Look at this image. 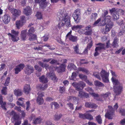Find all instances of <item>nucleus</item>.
<instances>
[{
	"label": "nucleus",
	"instance_id": "37",
	"mask_svg": "<svg viewBox=\"0 0 125 125\" xmlns=\"http://www.w3.org/2000/svg\"><path fill=\"white\" fill-rule=\"evenodd\" d=\"M67 67L68 69H70V70L72 68H73L75 70L76 69V66L72 63H69L67 66Z\"/></svg>",
	"mask_w": 125,
	"mask_h": 125
},
{
	"label": "nucleus",
	"instance_id": "63",
	"mask_svg": "<svg viewBox=\"0 0 125 125\" xmlns=\"http://www.w3.org/2000/svg\"><path fill=\"white\" fill-rule=\"evenodd\" d=\"M67 105H68L70 109L71 110H73L74 108L73 106V104L71 103H69L67 104Z\"/></svg>",
	"mask_w": 125,
	"mask_h": 125
},
{
	"label": "nucleus",
	"instance_id": "56",
	"mask_svg": "<svg viewBox=\"0 0 125 125\" xmlns=\"http://www.w3.org/2000/svg\"><path fill=\"white\" fill-rule=\"evenodd\" d=\"M36 16L38 19H41L42 18V15L40 12H37Z\"/></svg>",
	"mask_w": 125,
	"mask_h": 125
},
{
	"label": "nucleus",
	"instance_id": "50",
	"mask_svg": "<svg viewBox=\"0 0 125 125\" xmlns=\"http://www.w3.org/2000/svg\"><path fill=\"white\" fill-rule=\"evenodd\" d=\"M10 81V78L9 77L7 78L5 82V83L4 84V85L5 86H8Z\"/></svg>",
	"mask_w": 125,
	"mask_h": 125
},
{
	"label": "nucleus",
	"instance_id": "54",
	"mask_svg": "<svg viewBox=\"0 0 125 125\" xmlns=\"http://www.w3.org/2000/svg\"><path fill=\"white\" fill-rule=\"evenodd\" d=\"M42 38L44 41H46L49 39V35L48 34H45L44 36L42 37Z\"/></svg>",
	"mask_w": 125,
	"mask_h": 125
},
{
	"label": "nucleus",
	"instance_id": "12",
	"mask_svg": "<svg viewBox=\"0 0 125 125\" xmlns=\"http://www.w3.org/2000/svg\"><path fill=\"white\" fill-rule=\"evenodd\" d=\"M25 65L23 64H20L15 66L14 68L15 73L18 74L23 69Z\"/></svg>",
	"mask_w": 125,
	"mask_h": 125
},
{
	"label": "nucleus",
	"instance_id": "22",
	"mask_svg": "<svg viewBox=\"0 0 125 125\" xmlns=\"http://www.w3.org/2000/svg\"><path fill=\"white\" fill-rule=\"evenodd\" d=\"M27 32V30H23L21 32V39L22 40H26Z\"/></svg>",
	"mask_w": 125,
	"mask_h": 125
},
{
	"label": "nucleus",
	"instance_id": "34",
	"mask_svg": "<svg viewBox=\"0 0 125 125\" xmlns=\"http://www.w3.org/2000/svg\"><path fill=\"white\" fill-rule=\"evenodd\" d=\"M94 84L96 86L98 87H103L104 86L103 83L98 81H96L94 82Z\"/></svg>",
	"mask_w": 125,
	"mask_h": 125
},
{
	"label": "nucleus",
	"instance_id": "6",
	"mask_svg": "<svg viewBox=\"0 0 125 125\" xmlns=\"http://www.w3.org/2000/svg\"><path fill=\"white\" fill-rule=\"evenodd\" d=\"M11 33H9V35L11 38V40L13 42H17L19 39L18 37L19 32L14 30H11Z\"/></svg>",
	"mask_w": 125,
	"mask_h": 125
},
{
	"label": "nucleus",
	"instance_id": "9",
	"mask_svg": "<svg viewBox=\"0 0 125 125\" xmlns=\"http://www.w3.org/2000/svg\"><path fill=\"white\" fill-rule=\"evenodd\" d=\"M111 94L109 92H107L105 93H102L100 95V97L99 99H97L98 101H100L101 102H103L106 100V99L109 98Z\"/></svg>",
	"mask_w": 125,
	"mask_h": 125
},
{
	"label": "nucleus",
	"instance_id": "20",
	"mask_svg": "<svg viewBox=\"0 0 125 125\" xmlns=\"http://www.w3.org/2000/svg\"><path fill=\"white\" fill-rule=\"evenodd\" d=\"M6 104V102H3V97L1 95H0V104L1 105L2 108L5 110H7V109L5 107Z\"/></svg>",
	"mask_w": 125,
	"mask_h": 125
},
{
	"label": "nucleus",
	"instance_id": "15",
	"mask_svg": "<svg viewBox=\"0 0 125 125\" xmlns=\"http://www.w3.org/2000/svg\"><path fill=\"white\" fill-rule=\"evenodd\" d=\"M111 17L110 16H107L105 18L104 20L102 22H104V23L101 24H100V26H104L106 24L108 23H110V22H113L111 21Z\"/></svg>",
	"mask_w": 125,
	"mask_h": 125
},
{
	"label": "nucleus",
	"instance_id": "33",
	"mask_svg": "<svg viewBox=\"0 0 125 125\" xmlns=\"http://www.w3.org/2000/svg\"><path fill=\"white\" fill-rule=\"evenodd\" d=\"M40 65L43 67H45V69L46 70H47L48 68L49 70H50L51 68V67H49V66L48 64L46 63H44L41 62H40L39 63Z\"/></svg>",
	"mask_w": 125,
	"mask_h": 125
},
{
	"label": "nucleus",
	"instance_id": "30",
	"mask_svg": "<svg viewBox=\"0 0 125 125\" xmlns=\"http://www.w3.org/2000/svg\"><path fill=\"white\" fill-rule=\"evenodd\" d=\"M73 100L74 101V102H75L76 101L77 102V103H78V102L79 100L78 98L77 97H73V96H69L67 98V101H69L70 100Z\"/></svg>",
	"mask_w": 125,
	"mask_h": 125
},
{
	"label": "nucleus",
	"instance_id": "11",
	"mask_svg": "<svg viewBox=\"0 0 125 125\" xmlns=\"http://www.w3.org/2000/svg\"><path fill=\"white\" fill-rule=\"evenodd\" d=\"M46 0H34L35 2L39 3L40 7L44 9L47 6V3L45 2Z\"/></svg>",
	"mask_w": 125,
	"mask_h": 125
},
{
	"label": "nucleus",
	"instance_id": "10",
	"mask_svg": "<svg viewBox=\"0 0 125 125\" xmlns=\"http://www.w3.org/2000/svg\"><path fill=\"white\" fill-rule=\"evenodd\" d=\"M38 96L37 97L36 100L37 103L39 104H42L43 103V100L42 97L44 96L43 93L41 92H39L38 94Z\"/></svg>",
	"mask_w": 125,
	"mask_h": 125
},
{
	"label": "nucleus",
	"instance_id": "45",
	"mask_svg": "<svg viewBox=\"0 0 125 125\" xmlns=\"http://www.w3.org/2000/svg\"><path fill=\"white\" fill-rule=\"evenodd\" d=\"M79 78L82 80H85L87 79V76L82 74H79Z\"/></svg>",
	"mask_w": 125,
	"mask_h": 125
},
{
	"label": "nucleus",
	"instance_id": "53",
	"mask_svg": "<svg viewBox=\"0 0 125 125\" xmlns=\"http://www.w3.org/2000/svg\"><path fill=\"white\" fill-rule=\"evenodd\" d=\"M117 39L115 38L114 39V40L113 43V46L114 47H116L117 45Z\"/></svg>",
	"mask_w": 125,
	"mask_h": 125
},
{
	"label": "nucleus",
	"instance_id": "35",
	"mask_svg": "<svg viewBox=\"0 0 125 125\" xmlns=\"http://www.w3.org/2000/svg\"><path fill=\"white\" fill-rule=\"evenodd\" d=\"M62 115L61 114H55L54 116V119L56 121H58L62 117Z\"/></svg>",
	"mask_w": 125,
	"mask_h": 125
},
{
	"label": "nucleus",
	"instance_id": "16",
	"mask_svg": "<svg viewBox=\"0 0 125 125\" xmlns=\"http://www.w3.org/2000/svg\"><path fill=\"white\" fill-rule=\"evenodd\" d=\"M89 95L87 93L83 91L82 90L79 91L78 96L80 98H82L84 97L86 98L89 97Z\"/></svg>",
	"mask_w": 125,
	"mask_h": 125
},
{
	"label": "nucleus",
	"instance_id": "44",
	"mask_svg": "<svg viewBox=\"0 0 125 125\" xmlns=\"http://www.w3.org/2000/svg\"><path fill=\"white\" fill-rule=\"evenodd\" d=\"M87 119L90 120L93 119V117L91 115L89 114H85V119Z\"/></svg>",
	"mask_w": 125,
	"mask_h": 125
},
{
	"label": "nucleus",
	"instance_id": "17",
	"mask_svg": "<svg viewBox=\"0 0 125 125\" xmlns=\"http://www.w3.org/2000/svg\"><path fill=\"white\" fill-rule=\"evenodd\" d=\"M23 12L26 15H30L31 14V9L30 7H27L24 9Z\"/></svg>",
	"mask_w": 125,
	"mask_h": 125
},
{
	"label": "nucleus",
	"instance_id": "24",
	"mask_svg": "<svg viewBox=\"0 0 125 125\" xmlns=\"http://www.w3.org/2000/svg\"><path fill=\"white\" fill-rule=\"evenodd\" d=\"M11 13L13 15L15 16H18L20 15L21 11L20 10H18L16 9H15L12 11Z\"/></svg>",
	"mask_w": 125,
	"mask_h": 125
},
{
	"label": "nucleus",
	"instance_id": "38",
	"mask_svg": "<svg viewBox=\"0 0 125 125\" xmlns=\"http://www.w3.org/2000/svg\"><path fill=\"white\" fill-rule=\"evenodd\" d=\"M24 24L26 23V20L25 17L24 16H21L20 17V19L19 20Z\"/></svg>",
	"mask_w": 125,
	"mask_h": 125
},
{
	"label": "nucleus",
	"instance_id": "23",
	"mask_svg": "<svg viewBox=\"0 0 125 125\" xmlns=\"http://www.w3.org/2000/svg\"><path fill=\"white\" fill-rule=\"evenodd\" d=\"M48 85L47 84H45L44 85L42 84L38 85L37 86V88L38 90H44L47 88Z\"/></svg>",
	"mask_w": 125,
	"mask_h": 125
},
{
	"label": "nucleus",
	"instance_id": "21",
	"mask_svg": "<svg viewBox=\"0 0 125 125\" xmlns=\"http://www.w3.org/2000/svg\"><path fill=\"white\" fill-rule=\"evenodd\" d=\"M113 25V22H110V23L107 24L106 26L105 30L106 32H108L110 31Z\"/></svg>",
	"mask_w": 125,
	"mask_h": 125
},
{
	"label": "nucleus",
	"instance_id": "58",
	"mask_svg": "<svg viewBox=\"0 0 125 125\" xmlns=\"http://www.w3.org/2000/svg\"><path fill=\"white\" fill-rule=\"evenodd\" d=\"M34 67L35 70L37 71L40 72L42 71V68L37 65H35L34 66Z\"/></svg>",
	"mask_w": 125,
	"mask_h": 125
},
{
	"label": "nucleus",
	"instance_id": "48",
	"mask_svg": "<svg viewBox=\"0 0 125 125\" xmlns=\"http://www.w3.org/2000/svg\"><path fill=\"white\" fill-rule=\"evenodd\" d=\"M66 66L63 64H61L60 66V69L61 72L64 71L65 70V68Z\"/></svg>",
	"mask_w": 125,
	"mask_h": 125
},
{
	"label": "nucleus",
	"instance_id": "4",
	"mask_svg": "<svg viewBox=\"0 0 125 125\" xmlns=\"http://www.w3.org/2000/svg\"><path fill=\"white\" fill-rule=\"evenodd\" d=\"M72 85L74 87L75 89L78 91L82 90L84 87L85 86V83L82 82L77 83L75 82H73L72 83Z\"/></svg>",
	"mask_w": 125,
	"mask_h": 125
},
{
	"label": "nucleus",
	"instance_id": "7",
	"mask_svg": "<svg viewBox=\"0 0 125 125\" xmlns=\"http://www.w3.org/2000/svg\"><path fill=\"white\" fill-rule=\"evenodd\" d=\"M80 11L79 9H76L73 12V17L74 20L75 21L76 23L79 21L80 19Z\"/></svg>",
	"mask_w": 125,
	"mask_h": 125
},
{
	"label": "nucleus",
	"instance_id": "49",
	"mask_svg": "<svg viewBox=\"0 0 125 125\" xmlns=\"http://www.w3.org/2000/svg\"><path fill=\"white\" fill-rule=\"evenodd\" d=\"M79 70L80 71H82L83 72H85L87 73H89L88 71L84 68H79Z\"/></svg>",
	"mask_w": 125,
	"mask_h": 125
},
{
	"label": "nucleus",
	"instance_id": "26",
	"mask_svg": "<svg viewBox=\"0 0 125 125\" xmlns=\"http://www.w3.org/2000/svg\"><path fill=\"white\" fill-rule=\"evenodd\" d=\"M24 90L26 94H28L30 90V86L28 84H26L24 86Z\"/></svg>",
	"mask_w": 125,
	"mask_h": 125
},
{
	"label": "nucleus",
	"instance_id": "43",
	"mask_svg": "<svg viewBox=\"0 0 125 125\" xmlns=\"http://www.w3.org/2000/svg\"><path fill=\"white\" fill-rule=\"evenodd\" d=\"M7 87H4L1 90V92L2 94L5 95L7 94Z\"/></svg>",
	"mask_w": 125,
	"mask_h": 125
},
{
	"label": "nucleus",
	"instance_id": "47",
	"mask_svg": "<svg viewBox=\"0 0 125 125\" xmlns=\"http://www.w3.org/2000/svg\"><path fill=\"white\" fill-rule=\"evenodd\" d=\"M51 106L52 108V105H54L55 108H58L59 107V104L56 102H52L51 104Z\"/></svg>",
	"mask_w": 125,
	"mask_h": 125
},
{
	"label": "nucleus",
	"instance_id": "13",
	"mask_svg": "<svg viewBox=\"0 0 125 125\" xmlns=\"http://www.w3.org/2000/svg\"><path fill=\"white\" fill-rule=\"evenodd\" d=\"M33 67L30 65H27L26 67L25 72L27 74H30L33 72Z\"/></svg>",
	"mask_w": 125,
	"mask_h": 125
},
{
	"label": "nucleus",
	"instance_id": "1",
	"mask_svg": "<svg viewBox=\"0 0 125 125\" xmlns=\"http://www.w3.org/2000/svg\"><path fill=\"white\" fill-rule=\"evenodd\" d=\"M57 16L59 20H61L58 24L56 28L60 29L61 27L65 25L67 27H70L71 25L70 21L67 14L63 12L62 10L57 13Z\"/></svg>",
	"mask_w": 125,
	"mask_h": 125
},
{
	"label": "nucleus",
	"instance_id": "25",
	"mask_svg": "<svg viewBox=\"0 0 125 125\" xmlns=\"http://www.w3.org/2000/svg\"><path fill=\"white\" fill-rule=\"evenodd\" d=\"M70 41L73 42H76L77 40V37L75 36H73L72 35H70L68 37Z\"/></svg>",
	"mask_w": 125,
	"mask_h": 125
},
{
	"label": "nucleus",
	"instance_id": "40",
	"mask_svg": "<svg viewBox=\"0 0 125 125\" xmlns=\"http://www.w3.org/2000/svg\"><path fill=\"white\" fill-rule=\"evenodd\" d=\"M29 40L30 41H32L36 40L37 39V36L35 34H30Z\"/></svg>",
	"mask_w": 125,
	"mask_h": 125
},
{
	"label": "nucleus",
	"instance_id": "39",
	"mask_svg": "<svg viewBox=\"0 0 125 125\" xmlns=\"http://www.w3.org/2000/svg\"><path fill=\"white\" fill-rule=\"evenodd\" d=\"M90 95L93 97H94V98L97 101V99H99V98H98L99 96V95L95 93L94 92L91 93Z\"/></svg>",
	"mask_w": 125,
	"mask_h": 125
},
{
	"label": "nucleus",
	"instance_id": "27",
	"mask_svg": "<svg viewBox=\"0 0 125 125\" xmlns=\"http://www.w3.org/2000/svg\"><path fill=\"white\" fill-rule=\"evenodd\" d=\"M83 26L81 25H74L72 27V28L73 30L76 31L78 30H79L83 28Z\"/></svg>",
	"mask_w": 125,
	"mask_h": 125
},
{
	"label": "nucleus",
	"instance_id": "42",
	"mask_svg": "<svg viewBox=\"0 0 125 125\" xmlns=\"http://www.w3.org/2000/svg\"><path fill=\"white\" fill-rule=\"evenodd\" d=\"M112 18L114 21H116L119 18V16L116 13L114 14L112 16Z\"/></svg>",
	"mask_w": 125,
	"mask_h": 125
},
{
	"label": "nucleus",
	"instance_id": "46",
	"mask_svg": "<svg viewBox=\"0 0 125 125\" xmlns=\"http://www.w3.org/2000/svg\"><path fill=\"white\" fill-rule=\"evenodd\" d=\"M35 31V29L33 27H31L29 30L28 32V33L29 34H32V33H33Z\"/></svg>",
	"mask_w": 125,
	"mask_h": 125
},
{
	"label": "nucleus",
	"instance_id": "51",
	"mask_svg": "<svg viewBox=\"0 0 125 125\" xmlns=\"http://www.w3.org/2000/svg\"><path fill=\"white\" fill-rule=\"evenodd\" d=\"M93 75L98 79L101 80V78L99 76V73L97 72H95L93 73Z\"/></svg>",
	"mask_w": 125,
	"mask_h": 125
},
{
	"label": "nucleus",
	"instance_id": "5",
	"mask_svg": "<svg viewBox=\"0 0 125 125\" xmlns=\"http://www.w3.org/2000/svg\"><path fill=\"white\" fill-rule=\"evenodd\" d=\"M96 45H99V46L96 47L95 48V52L94 54V56H96L99 54V53L98 52H101V51L102 50H105V45L104 44L100 43H97Z\"/></svg>",
	"mask_w": 125,
	"mask_h": 125
},
{
	"label": "nucleus",
	"instance_id": "8",
	"mask_svg": "<svg viewBox=\"0 0 125 125\" xmlns=\"http://www.w3.org/2000/svg\"><path fill=\"white\" fill-rule=\"evenodd\" d=\"M100 74L103 82L106 83L109 82V74L105 70H102L100 72Z\"/></svg>",
	"mask_w": 125,
	"mask_h": 125
},
{
	"label": "nucleus",
	"instance_id": "60",
	"mask_svg": "<svg viewBox=\"0 0 125 125\" xmlns=\"http://www.w3.org/2000/svg\"><path fill=\"white\" fill-rule=\"evenodd\" d=\"M120 112L122 115H125V109H121L120 110Z\"/></svg>",
	"mask_w": 125,
	"mask_h": 125
},
{
	"label": "nucleus",
	"instance_id": "52",
	"mask_svg": "<svg viewBox=\"0 0 125 125\" xmlns=\"http://www.w3.org/2000/svg\"><path fill=\"white\" fill-rule=\"evenodd\" d=\"M79 47V45L77 44L74 47V51L76 52V53L77 54L79 53V49L78 48Z\"/></svg>",
	"mask_w": 125,
	"mask_h": 125
},
{
	"label": "nucleus",
	"instance_id": "59",
	"mask_svg": "<svg viewBox=\"0 0 125 125\" xmlns=\"http://www.w3.org/2000/svg\"><path fill=\"white\" fill-rule=\"evenodd\" d=\"M110 11L112 14H113L116 13L117 12L115 8H113L110 10Z\"/></svg>",
	"mask_w": 125,
	"mask_h": 125
},
{
	"label": "nucleus",
	"instance_id": "31",
	"mask_svg": "<svg viewBox=\"0 0 125 125\" xmlns=\"http://www.w3.org/2000/svg\"><path fill=\"white\" fill-rule=\"evenodd\" d=\"M40 81L42 83H46L48 82V80L43 75L42 76L39 78Z\"/></svg>",
	"mask_w": 125,
	"mask_h": 125
},
{
	"label": "nucleus",
	"instance_id": "29",
	"mask_svg": "<svg viewBox=\"0 0 125 125\" xmlns=\"http://www.w3.org/2000/svg\"><path fill=\"white\" fill-rule=\"evenodd\" d=\"M14 94L17 96H20L22 94L21 90L19 89H15L14 91Z\"/></svg>",
	"mask_w": 125,
	"mask_h": 125
},
{
	"label": "nucleus",
	"instance_id": "61",
	"mask_svg": "<svg viewBox=\"0 0 125 125\" xmlns=\"http://www.w3.org/2000/svg\"><path fill=\"white\" fill-rule=\"evenodd\" d=\"M65 88L64 87H60V91L61 93H63L65 92Z\"/></svg>",
	"mask_w": 125,
	"mask_h": 125
},
{
	"label": "nucleus",
	"instance_id": "2",
	"mask_svg": "<svg viewBox=\"0 0 125 125\" xmlns=\"http://www.w3.org/2000/svg\"><path fill=\"white\" fill-rule=\"evenodd\" d=\"M111 72L113 76L111 80L114 85V91L116 95H119L121 93L122 89V85L115 78V77L116 76L115 73L112 70H111Z\"/></svg>",
	"mask_w": 125,
	"mask_h": 125
},
{
	"label": "nucleus",
	"instance_id": "64",
	"mask_svg": "<svg viewBox=\"0 0 125 125\" xmlns=\"http://www.w3.org/2000/svg\"><path fill=\"white\" fill-rule=\"evenodd\" d=\"M91 104L90 102H87L85 103V106L87 107L90 108Z\"/></svg>",
	"mask_w": 125,
	"mask_h": 125
},
{
	"label": "nucleus",
	"instance_id": "62",
	"mask_svg": "<svg viewBox=\"0 0 125 125\" xmlns=\"http://www.w3.org/2000/svg\"><path fill=\"white\" fill-rule=\"evenodd\" d=\"M16 103L18 105H21L23 107H24V105L23 103V102H20L18 101H17Z\"/></svg>",
	"mask_w": 125,
	"mask_h": 125
},
{
	"label": "nucleus",
	"instance_id": "19",
	"mask_svg": "<svg viewBox=\"0 0 125 125\" xmlns=\"http://www.w3.org/2000/svg\"><path fill=\"white\" fill-rule=\"evenodd\" d=\"M47 75L48 77H50L54 82H56L57 79L54 73H48L47 74Z\"/></svg>",
	"mask_w": 125,
	"mask_h": 125
},
{
	"label": "nucleus",
	"instance_id": "55",
	"mask_svg": "<svg viewBox=\"0 0 125 125\" xmlns=\"http://www.w3.org/2000/svg\"><path fill=\"white\" fill-rule=\"evenodd\" d=\"M85 90L89 92L90 94H91V93L94 92V90L91 88L89 87H88L85 89Z\"/></svg>",
	"mask_w": 125,
	"mask_h": 125
},
{
	"label": "nucleus",
	"instance_id": "57",
	"mask_svg": "<svg viewBox=\"0 0 125 125\" xmlns=\"http://www.w3.org/2000/svg\"><path fill=\"white\" fill-rule=\"evenodd\" d=\"M13 95L12 94H10L8 97V100L10 102H12L13 100Z\"/></svg>",
	"mask_w": 125,
	"mask_h": 125
},
{
	"label": "nucleus",
	"instance_id": "36",
	"mask_svg": "<svg viewBox=\"0 0 125 125\" xmlns=\"http://www.w3.org/2000/svg\"><path fill=\"white\" fill-rule=\"evenodd\" d=\"M42 120L40 117H38L34 119L33 120V123L35 124H38Z\"/></svg>",
	"mask_w": 125,
	"mask_h": 125
},
{
	"label": "nucleus",
	"instance_id": "32",
	"mask_svg": "<svg viewBox=\"0 0 125 125\" xmlns=\"http://www.w3.org/2000/svg\"><path fill=\"white\" fill-rule=\"evenodd\" d=\"M96 121L99 124H101L102 123V119L101 115H99L95 117Z\"/></svg>",
	"mask_w": 125,
	"mask_h": 125
},
{
	"label": "nucleus",
	"instance_id": "14",
	"mask_svg": "<svg viewBox=\"0 0 125 125\" xmlns=\"http://www.w3.org/2000/svg\"><path fill=\"white\" fill-rule=\"evenodd\" d=\"M85 30L86 31L84 33V34L85 35H90L92 34L93 32L92 30L91 29V26L90 25H89L86 26L85 28Z\"/></svg>",
	"mask_w": 125,
	"mask_h": 125
},
{
	"label": "nucleus",
	"instance_id": "28",
	"mask_svg": "<svg viewBox=\"0 0 125 125\" xmlns=\"http://www.w3.org/2000/svg\"><path fill=\"white\" fill-rule=\"evenodd\" d=\"M15 25L17 28L19 29L21 27H22L24 24L19 20H17L15 23Z\"/></svg>",
	"mask_w": 125,
	"mask_h": 125
},
{
	"label": "nucleus",
	"instance_id": "18",
	"mask_svg": "<svg viewBox=\"0 0 125 125\" xmlns=\"http://www.w3.org/2000/svg\"><path fill=\"white\" fill-rule=\"evenodd\" d=\"M2 19L4 23H8L10 21V17L8 15H5L3 16Z\"/></svg>",
	"mask_w": 125,
	"mask_h": 125
},
{
	"label": "nucleus",
	"instance_id": "3",
	"mask_svg": "<svg viewBox=\"0 0 125 125\" xmlns=\"http://www.w3.org/2000/svg\"><path fill=\"white\" fill-rule=\"evenodd\" d=\"M114 108H113L111 106H108V109L107 112L106 113L105 116L106 118H107L109 119H111L113 117L114 115V112L115 110L117 109L118 106L117 103L114 105Z\"/></svg>",
	"mask_w": 125,
	"mask_h": 125
},
{
	"label": "nucleus",
	"instance_id": "41",
	"mask_svg": "<svg viewBox=\"0 0 125 125\" xmlns=\"http://www.w3.org/2000/svg\"><path fill=\"white\" fill-rule=\"evenodd\" d=\"M77 76L76 73L75 72H73L72 73V75L69 77V79L71 80H74L76 78Z\"/></svg>",
	"mask_w": 125,
	"mask_h": 125
}]
</instances>
